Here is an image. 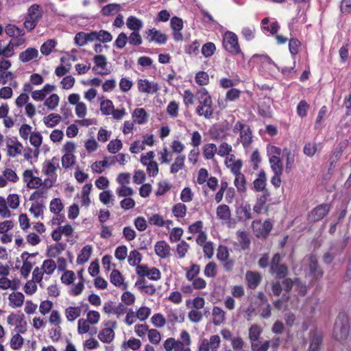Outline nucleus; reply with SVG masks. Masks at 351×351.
<instances>
[{
  "label": "nucleus",
  "mask_w": 351,
  "mask_h": 351,
  "mask_svg": "<svg viewBox=\"0 0 351 351\" xmlns=\"http://www.w3.org/2000/svg\"><path fill=\"white\" fill-rule=\"evenodd\" d=\"M350 330V321L348 315L341 312L337 315L333 328V337L339 341H346Z\"/></svg>",
  "instance_id": "1"
},
{
  "label": "nucleus",
  "mask_w": 351,
  "mask_h": 351,
  "mask_svg": "<svg viewBox=\"0 0 351 351\" xmlns=\"http://www.w3.org/2000/svg\"><path fill=\"white\" fill-rule=\"evenodd\" d=\"M234 134H239L237 141L241 143L246 150L249 149L253 141V132L249 125L244 121H237L232 128Z\"/></svg>",
  "instance_id": "2"
},
{
  "label": "nucleus",
  "mask_w": 351,
  "mask_h": 351,
  "mask_svg": "<svg viewBox=\"0 0 351 351\" xmlns=\"http://www.w3.org/2000/svg\"><path fill=\"white\" fill-rule=\"evenodd\" d=\"M43 10L40 5L38 4H33L31 5L27 12L25 21L23 23L24 27L28 30L32 31L34 29L38 21L43 17Z\"/></svg>",
  "instance_id": "3"
},
{
  "label": "nucleus",
  "mask_w": 351,
  "mask_h": 351,
  "mask_svg": "<svg viewBox=\"0 0 351 351\" xmlns=\"http://www.w3.org/2000/svg\"><path fill=\"white\" fill-rule=\"evenodd\" d=\"M223 47L232 55L242 53L238 36L232 32L226 31L223 34Z\"/></svg>",
  "instance_id": "4"
},
{
  "label": "nucleus",
  "mask_w": 351,
  "mask_h": 351,
  "mask_svg": "<svg viewBox=\"0 0 351 351\" xmlns=\"http://www.w3.org/2000/svg\"><path fill=\"white\" fill-rule=\"evenodd\" d=\"M7 155L11 158H15L21 154L23 146L16 137L8 138L5 140V149Z\"/></svg>",
  "instance_id": "5"
},
{
  "label": "nucleus",
  "mask_w": 351,
  "mask_h": 351,
  "mask_svg": "<svg viewBox=\"0 0 351 351\" xmlns=\"http://www.w3.org/2000/svg\"><path fill=\"white\" fill-rule=\"evenodd\" d=\"M9 325L15 326L17 333H24L27 330V322L23 314L11 313L7 317Z\"/></svg>",
  "instance_id": "6"
},
{
  "label": "nucleus",
  "mask_w": 351,
  "mask_h": 351,
  "mask_svg": "<svg viewBox=\"0 0 351 351\" xmlns=\"http://www.w3.org/2000/svg\"><path fill=\"white\" fill-rule=\"evenodd\" d=\"M60 168L59 160L53 157L51 160H45L43 164L42 172L47 177L57 178V170Z\"/></svg>",
  "instance_id": "7"
},
{
  "label": "nucleus",
  "mask_w": 351,
  "mask_h": 351,
  "mask_svg": "<svg viewBox=\"0 0 351 351\" xmlns=\"http://www.w3.org/2000/svg\"><path fill=\"white\" fill-rule=\"evenodd\" d=\"M330 206L322 204L314 208L308 215V219L311 222L319 221L322 219L329 212Z\"/></svg>",
  "instance_id": "8"
},
{
  "label": "nucleus",
  "mask_w": 351,
  "mask_h": 351,
  "mask_svg": "<svg viewBox=\"0 0 351 351\" xmlns=\"http://www.w3.org/2000/svg\"><path fill=\"white\" fill-rule=\"evenodd\" d=\"M137 86L139 92L147 94H154L159 90L158 83L150 82L147 79L138 80Z\"/></svg>",
  "instance_id": "9"
},
{
  "label": "nucleus",
  "mask_w": 351,
  "mask_h": 351,
  "mask_svg": "<svg viewBox=\"0 0 351 351\" xmlns=\"http://www.w3.org/2000/svg\"><path fill=\"white\" fill-rule=\"evenodd\" d=\"M146 39L149 42H155L159 45H164L167 40V36L165 34L160 32L156 28H152L145 32Z\"/></svg>",
  "instance_id": "10"
},
{
  "label": "nucleus",
  "mask_w": 351,
  "mask_h": 351,
  "mask_svg": "<svg viewBox=\"0 0 351 351\" xmlns=\"http://www.w3.org/2000/svg\"><path fill=\"white\" fill-rule=\"evenodd\" d=\"M253 229L256 237L265 238L271 230L272 224L269 220H266L263 223L254 221L253 222Z\"/></svg>",
  "instance_id": "11"
},
{
  "label": "nucleus",
  "mask_w": 351,
  "mask_h": 351,
  "mask_svg": "<svg viewBox=\"0 0 351 351\" xmlns=\"http://www.w3.org/2000/svg\"><path fill=\"white\" fill-rule=\"evenodd\" d=\"M103 311L106 314H114L119 318L125 313L126 307L121 303L115 305L114 302L108 301L104 303Z\"/></svg>",
  "instance_id": "12"
},
{
  "label": "nucleus",
  "mask_w": 351,
  "mask_h": 351,
  "mask_svg": "<svg viewBox=\"0 0 351 351\" xmlns=\"http://www.w3.org/2000/svg\"><path fill=\"white\" fill-rule=\"evenodd\" d=\"M311 342L308 351H320L323 341V335L320 331L314 330L310 332Z\"/></svg>",
  "instance_id": "13"
},
{
  "label": "nucleus",
  "mask_w": 351,
  "mask_h": 351,
  "mask_svg": "<svg viewBox=\"0 0 351 351\" xmlns=\"http://www.w3.org/2000/svg\"><path fill=\"white\" fill-rule=\"evenodd\" d=\"M90 42L99 41L104 43H110L112 40V34L106 30L93 31L90 32Z\"/></svg>",
  "instance_id": "14"
},
{
  "label": "nucleus",
  "mask_w": 351,
  "mask_h": 351,
  "mask_svg": "<svg viewBox=\"0 0 351 351\" xmlns=\"http://www.w3.org/2000/svg\"><path fill=\"white\" fill-rule=\"evenodd\" d=\"M38 56L39 52L36 48L28 47L19 53V60L22 63H27L36 60Z\"/></svg>",
  "instance_id": "15"
},
{
  "label": "nucleus",
  "mask_w": 351,
  "mask_h": 351,
  "mask_svg": "<svg viewBox=\"0 0 351 351\" xmlns=\"http://www.w3.org/2000/svg\"><path fill=\"white\" fill-rule=\"evenodd\" d=\"M310 274L314 280H317L322 277L323 271L319 267L317 258L315 255H311L308 257Z\"/></svg>",
  "instance_id": "16"
},
{
  "label": "nucleus",
  "mask_w": 351,
  "mask_h": 351,
  "mask_svg": "<svg viewBox=\"0 0 351 351\" xmlns=\"http://www.w3.org/2000/svg\"><path fill=\"white\" fill-rule=\"evenodd\" d=\"M94 62L97 68L101 69V71H97L95 67L93 68V70L95 73L101 75H108L110 73V71L106 69L107 60L106 56L103 55H97L94 57Z\"/></svg>",
  "instance_id": "17"
},
{
  "label": "nucleus",
  "mask_w": 351,
  "mask_h": 351,
  "mask_svg": "<svg viewBox=\"0 0 351 351\" xmlns=\"http://www.w3.org/2000/svg\"><path fill=\"white\" fill-rule=\"evenodd\" d=\"M155 252L161 258H165L171 254V247L165 241H158L154 246Z\"/></svg>",
  "instance_id": "18"
},
{
  "label": "nucleus",
  "mask_w": 351,
  "mask_h": 351,
  "mask_svg": "<svg viewBox=\"0 0 351 351\" xmlns=\"http://www.w3.org/2000/svg\"><path fill=\"white\" fill-rule=\"evenodd\" d=\"M25 300L24 295L21 292H13L8 296L9 305L12 308L21 307Z\"/></svg>",
  "instance_id": "19"
},
{
  "label": "nucleus",
  "mask_w": 351,
  "mask_h": 351,
  "mask_svg": "<svg viewBox=\"0 0 351 351\" xmlns=\"http://www.w3.org/2000/svg\"><path fill=\"white\" fill-rule=\"evenodd\" d=\"M134 121L138 125L145 124L148 121L149 114L144 108H136L132 114Z\"/></svg>",
  "instance_id": "20"
},
{
  "label": "nucleus",
  "mask_w": 351,
  "mask_h": 351,
  "mask_svg": "<svg viewBox=\"0 0 351 351\" xmlns=\"http://www.w3.org/2000/svg\"><path fill=\"white\" fill-rule=\"evenodd\" d=\"M245 278L248 287L252 289L256 288L261 280V275L255 271H247Z\"/></svg>",
  "instance_id": "21"
},
{
  "label": "nucleus",
  "mask_w": 351,
  "mask_h": 351,
  "mask_svg": "<svg viewBox=\"0 0 351 351\" xmlns=\"http://www.w3.org/2000/svg\"><path fill=\"white\" fill-rule=\"evenodd\" d=\"M199 105H204V107H212L213 101L208 92L204 88H200L197 93Z\"/></svg>",
  "instance_id": "22"
},
{
  "label": "nucleus",
  "mask_w": 351,
  "mask_h": 351,
  "mask_svg": "<svg viewBox=\"0 0 351 351\" xmlns=\"http://www.w3.org/2000/svg\"><path fill=\"white\" fill-rule=\"evenodd\" d=\"M226 313L219 306H214L212 311L213 323L215 326H220L225 321Z\"/></svg>",
  "instance_id": "23"
},
{
  "label": "nucleus",
  "mask_w": 351,
  "mask_h": 351,
  "mask_svg": "<svg viewBox=\"0 0 351 351\" xmlns=\"http://www.w3.org/2000/svg\"><path fill=\"white\" fill-rule=\"evenodd\" d=\"M27 254V252H24L21 254V258L23 261V263L21 269V274L25 278L28 277L34 265L33 262L28 260Z\"/></svg>",
  "instance_id": "24"
},
{
  "label": "nucleus",
  "mask_w": 351,
  "mask_h": 351,
  "mask_svg": "<svg viewBox=\"0 0 351 351\" xmlns=\"http://www.w3.org/2000/svg\"><path fill=\"white\" fill-rule=\"evenodd\" d=\"M266 173L264 171H261L258 174V178L254 181V188L257 191H266Z\"/></svg>",
  "instance_id": "25"
},
{
  "label": "nucleus",
  "mask_w": 351,
  "mask_h": 351,
  "mask_svg": "<svg viewBox=\"0 0 351 351\" xmlns=\"http://www.w3.org/2000/svg\"><path fill=\"white\" fill-rule=\"evenodd\" d=\"M126 25L132 32L140 31L143 27V23L137 17L130 16L127 19Z\"/></svg>",
  "instance_id": "26"
},
{
  "label": "nucleus",
  "mask_w": 351,
  "mask_h": 351,
  "mask_svg": "<svg viewBox=\"0 0 351 351\" xmlns=\"http://www.w3.org/2000/svg\"><path fill=\"white\" fill-rule=\"evenodd\" d=\"M5 32L10 37H20L24 36L25 34L23 28H20L13 24L7 25L5 28Z\"/></svg>",
  "instance_id": "27"
},
{
  "label": "nucleus",
  "mask_w": 351,
  "mask_h": 351,
  "mask_svg": "<svg viewBox=\"0 0 351 351\" xmlns=\"http://www.w3.org/2000/svg\"><path fill=\"white\" fill-rule=\"evenodd\" d=\"M93 248L90 245L84 246L77 258V263L80 265L86 263L91 256Z\"/></svg>",
  "instance_id": "28"
},
{
  "label": "nucleus",
  "mask_w": 351,
  "mask_h": 351,
  "mask_svg": "<svg viewBox=\"0 0 351 351\" xmlns=\"http://www.w3.org/2000/svg\"><path fill=\"white\" fill-rule=\"evenodd\" d=\"M80 306H69L65 309V316L69 322H73L81 315Z\"/></svg>",
  "instance_id": "29"
},
{
  "label": "nucleus",
  "mask_w": 351,
  "mask_h": 351,
  "mask_svg": "<svg viewBox=\"0 0 351 351\" xmlns=\"http://www.w3.org/2000/svg\"><path fill=\"white\" fill-rule=\"evenodd\" d=\"M186 157L183 154L178 155L170 167V172L171 173H177L180 170L184 167V162Z\"/></svg>",
  "instance_id": "30"
},
{
  "label": "nucleus",
  "mask_w": 351,
  "mask_h": 351,
  "mask_svg": "<svg viewBox=\"0 0 351 351\" xmlns=\"http://www.w3.org/2000/svg\"><path fill=\"white\" fill-rule=\"evenodd\" d=\"M202 150L205 159L212 160L217 154V147L214 143H207L204 145Z\"/></svg>",
  "instance_id": "31"
},
{
  "label": "nucleus",
  "mask_w": 351,
  "mask_h": 351,
  "mask_svg": "<svg viewBox=\"0 0 351 351\" xmlns=\"http://www.w3.org/2000/svg\"><path fill=\"white\" fill-rule=\"evenodd\" d=\"M216 214L217 217L223 221L230 219L231 212L228 205L221 204L217 208Z\"/></svg>",
  "instance_id": "32"
},
{
  "label": "nucleus",
  "mask_w": 351,
  "mask_h": 351,
  "mask_svg": "<svg viewBox=\"0 0 351 351\" xmlns=\"http://www.w3.org/2000/svg\"><path fill=\"white\" fill-rule=\"evenodd\" d=\"M114 337V332L112 328H106L101 330L99 335V339L104 343H110Z\"/></svg>",
  "instance_id": "33"
},
{
  "label": "nucleus",
  "mask_w": 351,
  "mask_h": 351,
  "mask_svg": "<svg viewBox=\"0 0 351 351\" xmlns=\"http://www.w3.org/2000/svg\"><path fill=\"white\" fill-rule=\"evenodd\" d=\"M121 6L118 3H110L104 6L101 10V13L103 16H110L119 12Z\"/></svg>",
  "instance_id": "34"
},
{
  "label": "nucleus",
  "mask_w": 351,
  "mask_h": 351,
  "mask_svg": "<svg viewBox=\"0 0 351 351\" xmlns=\"http://www.w3.org/2000/svg\"><path fill=\"white\" fill-rule=\"evenodd\" d=\"M61 121L60 115L58 114H50L44 117V123L48 128H53L57 125Z\"/></svg>",
  "instance_id": "35"
},
{
  "label": "nucleus",
  "mask_w": 351,
  "mask_h": 351,
  "mask_svg": "<svg viewBox=\"0 0 351 351\" xmlns=\"http://www.w3.org/2000/svg\"><path fill=\"white\" fill-rule=\"evenodd\" d=\"M319 145L315 142H308L304 146L303 152L306 156L313 157L318 150Z\"/></svg>",
  "instance_id": "36"
},
{
  "label": "nucleus",
  "mask_w": 351,
  "mask_h": 351,
  "mask_svg": "<svg viewBox=\"0 0 351 351\" xmlns=\"http://www.w3.org/2000/svg\"><path fill=\"white\" fill-rule=\"evenodd\" d=\"M56 41L53 39L47 40L41 45L40 52L44 56L49 55L52 52V50L56 47Z\"/></svg>",
  "instance_id": "37"
},
{
  "label": "nucleus",
  "mask_w": 351,
  "mask_h": 351,
  "mask_svg": "<svg viewBox=\"0 0 351 351\" xmlns=\"http://www.w3.org/2000/svg\"><path fill=\"white\" fill-rule=\"evenodd\" d=\"M110 282L116 287L123 285L124 278L121 272L117 269H113L110 276Z\"/></svg>",
  "instance_id": "38"
},
{
  "label": "nucleus",
  "mask_w": 351,
  "mask_h": 351,
  "mask_svg": "<svg viewBox=\"0 0 351 351\" xmlns=\"http://www.w3.org/2000/svg\"><path fill=\"white\" fill-rule=\"evenodd\" d=\"M172 213L176 218H183L186 214V206L182 203H178L173 206Z\"/></svg>",
  "instance_id": "39"
},
{
  "label": "nucleus",
  "mask_w": 351,
  "mask_h": 351,
  "mask_svg": "<svg viewBox=\"0 0 351 351\" xmlns=\"http://www.w3.org/2000/svg\"><path fill=\"white\" fill-rule=\"evenodd\" d=\"M114 108V104L110 99L103 100L100 103V110L104 115H110Z\"/></svg>",
  "instance_id": "40"
},
{
  "label": "nucleus",
  "mask_w": 351,
  "mask_h": 351,
  "mask_svg": "<svg viewBox=\"0 0 351 351\" xmlns=\"http://www.w3.org/2000/svg\"><path fill=\"white\" fill-rule=\"evenodd\" d=\"M43 272L47 275H51L56 269V264L51 259L45 260L41 266Z\"/></svg>",
  "instance_id": "41"
},
{
  "label": "nucleus",
  "mask_w": 351,
  "mask_h": 351,
  "mask_svg": "<svg viewBox=\"0 0 351 351\" xmlns=\"http://www.w3.org/2000/svg\"><path fill=\"white\" fill-rule=\"evenodd\" d=\"M116 193L119 197H131L134 193V191L132 188L127 185H123L117 188Z\"/></svg>",
  "instance_id": "42"
},
{
  "label": "nucleus",
  "mask_w": 351,
  "mask_h": 351,
  "mask_svg": "<svg viewBox=\"0 0 351 351\" xmlns=\"http://www.w3.org/2000/svg\"><path fill=\"white\" fill-rule=\"evenodd\" d=\"M141 260L142 255L137 250H134L130 252L128 259L130 265L137 267V265H139Z\"/></svg>",
  "instance_id": "43"
},
{
  "label": "nucleus",
  "mask_w": 351,
  "mask_h": 351,
  "mask_svg": "<svg viewBox=\"0 0 351 351\" xmlns=\"http://www.w3.org/2000/svg\"><path fill=\"white\" fill-rule=\"evenodd\" d=\"M270 167L274 173H282L283 172V164L280 158H274L269 160Z\"/></svg>",
  "instance_id": "44"
},
{
  "label": "nucleus",
  "mask_w": 351,
  "mask_h": 351,
  "mask_svg": "<svg viewBox=\"0 0 351 351\" xmlns=\"http://www.w3.org/2000/svg\"><path fill=\"white\" fill-rule=\"evenodd\" d=\"M261 333L262 329L257 324L252 325L249 329V339L251 343L257 341Z\"/></svg>",
  "instance_id": "45"
},
{
  "label": "nucleus",
  "mask_w": 351,
  "mask_h": 351,
  "mask_svg": "<svg viewBox=\"0 0 351 351\" xmlns=\"http://www.w3.org/2000/svg\"><path fill=\"white\" fill-rule=\"evenodd\" d=\"M237 237L241 249H247L250 243L247 234L244 231H239L237 232Z\"/></svg>",
  "instance_id": "46"
},
{
  "label": "nucleus",
  "mask_w": 351,
  "mask_h": 351,
  "mask_svg": "<svg viewBox=\"0 0 351 351\" xmlns=\"http://www.w3.org/2000/svg\"><path fill=\"white\" fill-rule=\"evenodd\" d=\"M216 51L215 45L213 43L208 42L205 43L202 47V53L205 58L211 57Z\"/></svg>",
  "instance_id": "47"
},
{
  "label": "nucleus",
  "mask_w": 351,
  "mask_h": 351,
  "mask_svg": "<svg viewBox=\"0 0 351 351\" xmlns=\"http://www.w3.org/2000/svg\"><path fill=\"white\" fill-rule=\"evenodd\" d=\"M64 208L63 204L60 198L53 199L49 204L50 211L54 214H59Z\"/></svg>",
  "instance_id": "48"
},
{
  "label": "nucleus",
  "mask_w": 351,
  "mask_h": 351,
  "mask_svg": "<svg viewBox=\"0 0 351 351\" xmlns=\"http://www.w3.org/2000/svg\"><path fill=\"white\" fill-rule=\"evenodd\" d=\"M237 213L241 215V217L245 219L252 218L251 207L247 203L242 204L238 208Z\"/></svg>",
  "instance_id": "49"
},
{
  "label": "nucleus",
  "mask_w": 351,
  "mask_h": 351,
  "mask_svg": "<svg viewBox=\"0 0 351 351\" xmlns=\"http://www.w3.org/2000/svg\"><path fill=\"white\" fill-rule=\"evenodd\" d=\"M267 153L269 158L270 159L280 158L282 150L280 147H276L275 145H269L267 147Z\"/></svg>",
  "instance_id": "50"
},
{
  "label": "nucleus",
  "mask_w": 351,
  "mask_h": 351,
  "mask_svg": "<svg viewBox=\"0 0 351 351\" xmlns=\"http://www.w3.org/2000/svg\"><path fill=\"white\" fill-rule=\"evenodd\" d=\"M90 36V32L89 33H85V32H79L76 34L75 36V43L78 46H84L86 45L88 42H90V40L89 39Z\"/></svg>",
  "instance_id": "51"
},
{
  "label": "nucleus",
  "mask_w": 351,
  "mask_h": 351,
  "mask_svg": "<svg viewBox=\"0 0 351 351\" xmlns=\"http://www.w3.org/2000/svg\"><path fill=\"white\" fill-rule=\"evenodd\" d=\"M271 271L276 274L277 278H283L287 274V268L284 265H271Z\"/></svg>",
  "instance_id": "52"
},
{
  "label": "nucleus",
  "mask_w": 351,
  "mask_h": 351,
  "mask_svg": "<svg viewBox=\"0 0 351 351\" xmlns=\"http://www.w3.org/2000/svg\"><path fill=\"white\" fill-rule=\"evenodd\" d=\"M196 112L199 116H203L206 119H210L213 114L212 107H204V105H198L196 108Z\"/></svg>",
  "instance_id": "53"
},
{
  "label": "nucleus",
  "mask_w": 351,
  "mask_h": 351,
  "mask_svg": "<svg viewBox=\"0 0 351 351\" xmlns=\"http://www.w3.org/2000/svg\"><path fill=\"white\" fill-rule=\"evenodd\" d=\"M232 151V145L226 142L221 143L217 148V154L221 157L228 156Z\"/></svg>",
  "instance_id": "54"
},
{
  "label": "nucleus",
  "mask_w": 351,
  "mask_h": 351,
  "mask_svg": "<svg viewBox=\"0 0 351 351\" xmlns=\"http://www.w3.org/2000/svg\"><path fill=\"white\" fill-rule=\"evenodd\" d=\"M128 41L130 45L134 46H139L142 44V38L139 34V31L132 32L129 36H128Z\"/></svg>",
  "instance_id": "55"
},
{
  "label": "nucleus",
  "mask_w": 351,
  "mask_h": 351,
  "mask_svg": "<svg viewBox=\"0 0 351 351\" xmlns=\"http://www.w3.org/2000/svg\"><path fill=\"white\" fill-rule=\"evenodd\" d=\"M204 274L207 278H214L217 275V265L214 262H209L205 267Z\"/></svg>",
  "instance_id": "56"
},
{
  "label": "nucleus",
  "mask_w": 351,
  "mask_h": 351,
  "mask_svg": "<svg viewBox=\"0 0 351 351\" xmlns=\"http://www.w3.org/2000/svg\"><path fill=\"white\" fill-rule=\"evenodd\" d=\"M65 249V245L61 243H57L51 245L48 251V256L50 257H56L60 254Z\"/></svg>",
  "instance_id": "57"
},
{
  "label": "nucleus",
  "mask_w": 351,
  "mask_h": 351,
  "mask_svg": "<svg viewBox=\"0 0 351 351\" xmlns=\"http://www.w3.org/2000/svg\"><path fill=\"white\" fill-rule=\"evenodd\" d=\"M245 178L243 174L241 173L235 176L234 184L237 187L238 191L244 192L245 191Z\"/></svg>",
  "instance_id": "58"
},
{
  "label": "nucleus",
  "mask_w": 351,
  "mask_h": 351,
  "mask_svg": "<svg viewBox=\"0 0 351 351\" xmlns=\"http://www.w3.org/2000/svg\"><path fill=\"white\" fill-rule=\"evenodd\" d=\"M189 249V245L185 241H181L176 247V253L179 258H183Z\"/></svg>",
  "instance_id": "59"
},
{
  "label": "nucleus",
  "mask_w": 351,
  "mask_h": 351,
  "mask_svg": "<svg viewBox=\"0 0 351 351\" xmlns=\"http://www.w3.org/2000/svg\"><path fill=\"white\" fill-rule=\"evenodd\" d=\"M21 333H17L14 335L10 340V347L13 350H19L21 348L23 344V338L20 335Z\"/></svg>",
  "instance_id": "60"
},
{
  "label": "nucleus",
  "mask_w": 351,
  "mask_h": 351,
  "mask_svg": "<svg viewBox=\"0 0 351 351\" xmlns=\"http://www.w3.org/2000/svg\"><path fill=\"white\" fill-rule=\"evenodd\" d=\"M208 343L210 351H218V349L220 347L221 344L220 337L217 335H211L210 337V339H208Z\"/></svg>",
  "instance_id": "61"
},
{
  "label": "nucleus",
  "mask_w": 351,
  "mask_h": 351,
  "mask_svg": "<svg viewBox=\"0 0 351 351\" xmlns=\"http://www.w3.org/2000/svg\"><path fill=\"white\" fill-rule=\"evenodd\" d=\"M200 272V266L197 264H192L186 271V278L189 281H192Z\"/></svg>",
  "instance_id": "62"
},
{
  "label": "nucleus",
  "mask_w": 351,
  "mask_h": 351,
  "mask_svg": "<svg viewBox=\"0 0 351 351\" xmlns=\"http://www.w3.org/2000/svg\"><path fill=\"white\" fill-rule=\"evenodd\" d=\"M200 43L195 40L192 43L185 47V52L191 56H197L199 53Z\"/></svg>",
  "instance_id": "63"
},
{
  "label": "nucleus",
  "mask_w": 351,
  "mask_h": 351,
  "mask_svg": "<svg viewBox=\"0 0 351 351\" xmlns=\"http://www.w3.org/2000/svg\"><path fill=\"white\" fill-rule=\"evenodd\" d=\"M251 348L252 351H267L269 348V341H265L263 343L257 341H252L251 343Z\"/></svg>",
  "instance_id": "64"
}]
</instances>
